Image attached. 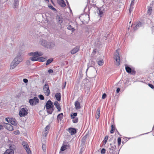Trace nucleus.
I'll return each mask as SVG.
<instances>
[{
    "label": "nucleus",
    "mask_w": 154,
    "mask_h": 154,
    "mask_svg": "<svg viewBox=\"0 0 154 154\" xmlns=\"http://www.w3.org/2000/svg\"><path fill=\"white\" fill-rule=\"evenodd\" d=\"M22 60L23 59L21 55L18 54L11 63L10 69H14Z\"/></svg>",
    "instance_id": "obj_1"
},
{
    "label": "nucleus",
    "mask_w": 154,
    "mask_h": 154,
    "mask_svg": "<svg viewBox=\"0 0 154 154\" xmlns=\"http://www.w3.org/2000/svg\"><path fill=\"white\" fill-rule=\"evenodd\" d=\"M45 107L46 110L49 114H51L54 110L53 103L50 100H48L46 103Z\"/></svg>",
    "instance_id": "obj_2"
},
{
    "label": "nucleus",
    "mask_w": 154,
    "mask_h": 154,
    "mask_svg": "<svg viewBox=\"0 0 154 154\" xmlns=\"http://www.w3.org/2000/svg\"><path fill=\"white\" fill-rule=\"evenodd\" d=\"M28 113V109L26 106H21L20 108L19 115L20 117H25Z\"/></svg>",
    "instance_id": "obj_3"
},
{
    "label": "nucleus",
    "mask_w": 154,
    "mask_h": 154,
    "mask_svg": "<svg viewBox=\"0 0 154 154\" xmlns=\"http://www.w3.org/2000/svg\"><path fill=\"white\" fill-rule=\"evenodd\" d=\"M79 18L83 23H87L89 20V15L83 14L81 15Z\"/></svg>",
    "instance_id": "obj_4"
},
{
    "label": "nucleus",
    "mask_w": 154,
    "mask_h": 154,
    "mask_svg": "<svg viewBox=\"0 0 154 154\" xmlns=\"http://www.w3.org/2000/svg\"><path fill=\"white\" fill-rule=\"evenodd\" d=\"M114 59L116 61V62L115 63V64L117 66H119L120 64V60L119 54L118 52V50H116V51L115 53Z\"/></svg>",
    "instance_id": "obj_5"
},
{
    "label": "nucleus",
    "mask_w": 154,
    "mask_h": 154,
    "mask_svg": "<svg viewBox=\"0 0 154 154\" xmlns=\"http://www.w3.org/2000/svg\"><path fill=\"white\" fill-rule=\"evenodd\" d=\"M22 144L23 145L24 148L26 149L28 154H32L31 150L29 147V146L27 143L23 141L22 143Z\"/></svg>",
    "instance_id": "obj_6"
},
{
    "label": "nucleus",
    "mask_w": 154,
    "mask_h": 154,
    "mask_svg": "<svg viewBox=\"0 0 154 154\" xmlns=\"http://www.w3.org/2000/svg\"><path fill=\"white\" fill-rule=\"evenodd\" d=\"M29 102L32 105H35L39 102V100L37 97H35L33 99H30Z\"/></svg>",
    "instance_id": "obj_7"
},
{
    "label": "nucleus",
    "mask_w": 154,
    "mask_h": 154,
    "mask_svg": "<svg viewBox=\"0 0 154 154\" xmlns=\"http://www.w3.org/2000/svg\"><path fill=\"white\" fill-rule=\"evenodd\" d=\"M43 90L46 95L48 96L50 95V91L49 89V86L47 84H46L44 85Z\"/></svg>",
    "instance_id": "obj_8"
},
{
    "label": "nucleus",
    "mask_w": 154,
    "mask_h": 154,
    "mask_svg": "<svg viewBox=\"0 0 154 154\" xmlns=\"http://www.w3.org/2000/svg\"><path fill=\"white\" fill-rule=\"evenodd\" d=\"M11 148L6 150L4 154H14V152L13 150L15 149V146L14 145L11 146Z\"/></svg>",
    "instance_id": "obj_9"
},
{
    "label": "nucleus",
    "mask_w": 154,
    "mask_h": 154,
    "mask_svg": "<svg viewBox=\"0 0 154 154\" xmlns=\"http://www.w3.org/2000/svg\"><path fill=\"white\" fill-rule=\"evenodd\" d=\"M4 126L5 128L9 131H12L14 130L13 126L9 124L5 123Z\"/></svg>",
    "instance_id": "obj_10"
},
{
    "label": "nucleus",
    "mask_w": 154,
    "mask_h": 154,
    "mask_svg": "<svg viewBox=\"0 0 154 154\" xmlns=\"http://www.w3.org/2000/svg\"><path fill=\"white\" fill-rule=\"evenodd\" d=\"M40 43L42 46L47 48H48L49 47V42L45 40L42 39L40 41Z\"/></svg>",
    "instance_id": "obj_11"
},
{
    "label": "nucleus",
    "mask_w": 154,
    "mask_h": 154,
    "mask_svg": "<svg viewBox=\"0 0 154 154\" xmlns=\"http://www.w3.org/2000/svg\"><path fill=\"white\" fill-rule=\"evenodd\" d=\"M110 147L109 148V152L110 153H112L114 151L115 149L116 148V146L113 144H112L111 143L110 144Z\"/></svg>",
    "instance_id": "obj_12"
},
{
    "label": "nucleus",
    "mask_w": 154,
    "mask_h": 154,
    "mask_svg": "<svg viewBox=\"0 0 154 154\" xmlns=\"http://www.w3.org/2000/svg\"><path fill=\"white\" fill-rule=\"evenodd\" d=\"M50 128V127L49 125H47L45 128V130L43 133V136L44 137H46L47 136L48 130Z\"/></svg>",
    "instance_id": "obj_13"
},
{
    "label": "nucleus",
    "mask_w": 154,
    "mask_h": 154,
    "mask_svg": "<svg viewBox=\"0 0 154 154\" xmlns=\"http://www.w3.org/2000/svg\"><path fill=\"white\" fill-rule=\"evenodd\" d=\"M57 2L59 5L62 7H65L66 5V3L63 0H57Z\"/></svg>",
    "instance_id": "obj_14"
},
{
    "label": "nucleus",
    "mask_w": 154,
    "mask_h": 154,
    "mask_svg": "<svg viewBox=\"0 0 154 154\" xmlns=\"http://www.w3.org/2000/svg\"><path fill=\"white\" fill-rule=\"evenodd\" d=\"M79 48L78 47H76L72 50L70 52L72 54H74L77 53L79 50Z\"/></svg>",
    "instance_id": "obj_15"
},
{
    "label": "nucleus",
    "mask_w": 154,
    "mask_h": 154,
    "mask_svg": "<svg viewBox=\"0 0 154 154\" xmlns=\"http://www.w3.org/2000/svg\"><path fill=\"white\" fill-rule=\"evenodd\" d=\"M68 131L71 135L75 134L76 133V130L74 128H70L69 129Z\"/></svg>",
    "instance_id": "obj_16"
},
{
    "label": "nucleus",
    "mask_w": 154,
    "mask_h": 154,
    "mask_svg": "<svg viewBox=\"0 0 154 154\" xmlns=\"http://www.w3.org/2000/svg\"><path fill=\"white\" fill-rule=\"evenodd\" d=\"M74 105L75 106V108L76 109H79L81 108L80 103L78 101H75Z\"/></svg>",
    "instance_id": "obj_17"
},
{
    "label": "nucleus",
    "mask_w": 154,
    "mask_h": 154,
    "mask_svg": "<svg viewBox=\"0 0 154 154\" xmlns=\"http://www.w3.org/2000/svg\"><path fill=\"white\" fill-rule=\"evenodd\" d=\"M100 107H98L97 109V110L96 113V118L97 119H98L100 116Z\"/></svg>",
    "instance_id": "obj_18"
},
{
    "label": "nucleus",
    "mask_w": 154,
    "mask_h": 154,
    "mask_svg": "<svg viewBox=\"0 0 154 154\" xmlns=\"http://www.w3.org/2000/svg\"><path fill=\"white\" fill-rule=\"evenodd\" d=\"M54 104L57 109L59 111H60L61 109V108L60 105V104L57 101H56L54 102Z\"/></svg>",
    "instance_id": "obj_19"
},
{
    "label": "nucleus",
    "mask_w": 154,
    "mask_h": 154,
    "mask_svg": "<svg viewBox=\"0 0 154 154\" xmlns=\"http://www.w3.org/2000/svg\"><path fill=\"white\" fill-rule=\"evenodd\" d=\"M11 120L10 123L14 125H16L17 124V122L16 120L14 118H11Z\"/></svg>",
    "instance_id": "obj_20"
},
{
    "label": "nucleus",
    "mask_w": 154,
    "mask_h": 154,
    "mask_svg": "<svg viewBox=\"0 0 154 154\" xmlns=\"http://www.w3.org/2000/svg\"><path fill=\"white\" fill-rule=\"evenodd\" d=\"M142 25V23L140 22H139L137 23L135 26L134 28V29L136 30L138 28L140 27Z\"/></svg>",
    "instance_id": "obj_21"
},
{
    "label": "nucleus",
    "mask_w": 154,
    "mask_h": 154,
    "mask_svg": "<svg viewBox=\"0 0 154 154\" xmlns=\"http://www.w3.org/2000/svg\"><path fill=\"white\" fill-rule=\"evenodd\" d=\"M55 97L57 100L59 101L61 100V95L60 94V93H57L55 94Z\"/></svg>",
    "instance_id": "obj_22"
},
{
    "label": "nucleus",
    "mask_w": 154,
    "mask_h": 154,
    "mask_svg": "<svg viewBox=\"0 0 154 154\" xmlns=\"http://www.w3.org/2000/svg\"><path fill=\"white\" fill-rule=\"evenodd\" d=\"M29 59L32 61H34L38 60V58L37 57H33L29 58Z\"/></svg>",
    "instance_id": "obj_23"
},
{
    "label": "nucleus",
    "mask_w": 154,
    "mask_h": 154,
    "mask_svg": "<svg viewBox=\"0 0 154 154\" xmlns=\"http://www.w3.org/2000/svg\"><path fill=\"white\" fill-rule=\"evenodd\" d=\"M63 113H61L59 114L57 116V119L61 121L63 118Z\"/></svg>",
    "instance_id": "obj_24"
},
{
    "label": "nucleus",
    "mask_w": 154,
    "mask_h": 154,
    "mask_svg": "<svg viewBox=\"0 0 154 154\" xmlns=\"http://www.w3.org/2000/svg\"><path fill=\"white\" fill-rule=\"evenodd\" d=\"M38 54V52H31L28 54V55L30 56H32L33 57H37V54Z\"/></svg>",
    "instance_id": "obj_25"
},
{
    "label": "nucleus",
    "mask_w": 154,
    "mask_h": 154,
    "mask_svg": "<svg viewBox=\"0 0 154 154\" xmlns=\"http://www.w3.org/2000/svg\"><path fill=\"white\" fill-rule=\"evenodd\" d=\"M19 5L18 1H14V8H17Z\"/></svg>",
    "instance_id": "obj_26"
},
{
    "label": "nucleus",
    "mask_w": 154,
    "mask_h": 154,
    "mask_svg": "<svg viewBox=\"0 0 154 154\" xmlns=\"http://www.w3.org/2000/svg\"><path fill=\"white\" fill-rule=\"evenodd\" d=\"M53 61V59L52 58H50L48 59L46 63V65H48L49 64H50Z\"/></svg>",
    "instance_id": "obj_27"
},
{
    "label": "nucleus",
    "mask_w": 154,
    "mask_h": 154,
    "mask_svg": "<svg viewBox=\"0 0 154 154\" xmlns=\"http://www.w3.org/2000/svg\"><path fill=\"white\" fill-rule=\"evenodd\" d=\"M97 63H98V65L99 66H102L104 63V62H103V60H99L98 61H97Z\"/></svg>",
    "instance_id": "obj_28"
},
{
    "label": "nucleus",
    "mask_w": 154,
    "mask_h": 154,
    "mask_svg": "<svg viewBox=\"0 0 154 154\" xmlns=\"http://www.w3.org/2000/svg\"><path fill=\"white\" fill-rule=\"evenodd\" d=\"M111 129L110 131V133L112 134L114 132L115 126L113 125H112L111 126Z\"/></svg>",
    "instance_id": "obj_29"
},
{
    "label": "nucleus",
    "mask_w": 154,
    "mask_h": 154,
    "mask_svg": "<svg viewBox=\"0 0 154 154\" xmlns=\"http://www.w3.org/2000/svg\"><path fill=\"white\" fill-rule=\"evenodd\" d=\"M126 70L128 73H130L131 72V69L128 66H126L125 67Z\"/></svg>",
    "instance_id": "obj_30"
},
{
    "label": "nucleus",
    "mask_w": 154,
    "mask_h": 154,
    "mask_svg": "<svg viewBox=\"0 0 154 154\" xmlns=\"http://www.w3.org/2000/svg\"><path fill=\"white\" fill-rule=\"evenodd\" d=\"M67 29L69 30H72V32H73L75 30V29L73 28L70 25H69L68 26Z\"/></svg>",
    "instance_id": "obj_31"
},
{
    "label": "nucleus",
    "mask_w": 154,
    "mask_h": 154,
    "mask_svg": "<svg viewBox=\"0 0 154 154\" xmlns=\"http://www.w3.org/2000/svg\"><path fill=\"white\" fill-rule=\"evenodd\" d=\"M46 59V58H44L43 57H40L38 58V61L40 62H44V61Z\"/></svg>",
    "instance_id": "obj_32"
},
{
    "label": "nucleus",
    "mask_w": 154,
    "mask_h": 154,
    "mask_svg": "<svg viewBox=\"0 0 154 154\" xmlns=\"http://www.w3.org/2000/svg\"><path fill=\"white\" fill-rule=\"evenodd\" d=\"M66 145L62 146L60 150L62 151H64L66 149Z\"/></svg>",
    "instance_id": "obj_33"
},
{
    "label": "nucleus",
    "mask_w": 154,
    "mask_h": 154,
    "mask_svg": "<svg viewBox=\"0 0 154 154\" xmlns=\"http://www.w3.org/2000/svg\"><path fill=\"white\" fill-rule=\"evenodd\" d=\"M73 119L72 122L74 123H77L78 122V119L77 118H74Z\"/></svg>",
    "instance_id": "obj_34"
},
{
    "label": "nucleus",
    "mask_w": 154,
    "mask_h": 154,
    "mask_svg": "<svg viewBox=\"0 0 154 154\" xmlns=\"http://www.w3.org/2000/svg\"><path fill=\"white\" fill-rule=\"evenodd\" d=\"M152 11V8L151 7H149L148 8V9L147 11V13L149 15L151 14V12Z\"/></svg>",
    "instance_id": "obj_35"
},
{
    "label": "nucleus",
    "mask_w": 154,
    "mask_h": 154,
    "mask_svg": "<svg viewBox=\"0 0 154 154\" xmlns=\"http://www.w3.org/2000/svg\"><path fill=\"white\" fill-rule=\"evenodd\" d=\"M108 138V136H106L104 139L103 142L104 143V144H105L106 143L107 140Z\"/></svg>",
    "instance_id": "obj_36"
},
{
    "label": "nucleus",
    "mask_w": 154,
    "mask_h": 154,
    "mask_svg": "<svg viewBox=\"0 0 154 154\" xmlns=\"http://www.w3.org/2000/svg\"><path fill=\"white\" fill-rule=\"evenodd\" d=\"M77 113L76 112L74 113L71 114V117L72 118H75V117L77 116Z\"/></svg>",
    "instance_id": "obj_37"
},
{
    "label": "nucleus",
    "mask_w": 154,
    "mask_h": 154,
    "mask_svg": "<svg viewBox=\"0 0 154 154\" xmlns=\"http://www.w3.org/2000/svg\"><path fill=\"white\" fill-rule=\"evenodd\" d=\"M48 7L50 9L52 10H53L54 11H56V9L54 8L51 5H49Z\"/></svg>",
    "instance_id": "obj_38"
},
{
    "label": "nucleus",
    "mask_w": 154,
    "mask_h": 154,
    "mask_svg": "<svg viewBox=\"0 0 154 154\" xmlns=\"http://www.w3.org/2000/svg\"><path fill=\"white\" fill-rule=\"evenodd\" d=\"M133 6H130L129 9V13H131V12L133 11Z\"/></svg>",
    "instance_id": "obj_39"
},
{
    "label": "nucleus",
    "mask_w": 154,
    "mask_h": 154,
    "mask_svg": "<svg viewBox=\"0 0 154 154\" xmlns=\"http://www.w3.org/2000/svg\"><path fill=\"white\" fill-rule=\"evenodd\" d=\"M55 45V44L53 42H51V43H49V46L48 48H52L54 47Z\"/></svg>",
    "instance_id": "obj_40"
},
{
    "label": "nucleus",
    "mask_w": 154,
    "mask_h": 154,
    "mask_svg": "<svg viewBox=\"0 0 154 154\" xmlns=\"http://www.w3.org/2000/svg\"><path fill=\"white\" fill-rule=\"evenodd\" d=\"M106 149L104 148H103L101 151V153L102 154H104L105 153Z\"/></svg>",
    "instance_id": "obj_41"
},
{
    "label": "nucleus",
    "mask_w": 154,
    "mask_h": 154,
    "mask_svg": "<svg viewBox=\"0 0 154 154\" xmlns=\"http://www.w3.org/2000/svg\"><path fill=\"white\" fill-rule=\"evenodd\" d=\"M59 23H62L63 22L62 18L61 17H59Z\"/></svg>",
    "instance_id": "obj_42"
},
{
    "label": "nucleus",
    "mask_w": 154,
    "mask_h": 154,
    "mask_svg": "<svg viewBox=\"0 0 154 154\" xmlns=\"http://www.w3.org/2000/svg\"><path fill=\"white\" fill-rule=\"evenodd\" d=\"M38 97L41 100H43L44 99V97L42 95L40 94L39 95Z\"/></svg>",
    "instance_id": "obj_43"
},
{
    "label": "nucleus",
    "mask_w": 154,
    "mask_h": 154,
    "mask_svg": "<svg viewBox=\"0 0 154 154\" xmlns=\"http://www.w3.org/2000/svg\"><path fill=\"white\" fill-rule=\"evenodd\" d=\"M11 118H5V120L7 122H8V123H10V122H11Z\"/></svg>",
    "instance_id": "obj_44"
},
{
    "label": "nucleus",
    "mask_w": 154,
    "mask_h": 154,
    "mask_svg": "<svg viewBox=\"0 0 154 154\" xmlns=\"http://www.w3.org/2000/svg\"><path fill=\"white\" fill-rule=\"evenodd\" d=\"M42 148L44 151H45L46 150V146L45 145H43Z\"/></svg>",
    "instance_id": "obj_45"
},
{
    "label": "nucleus",
    "mask_w": 154,
    "mask_h": 154,
    "mask_svg": "<svg viewBox=\"0 0 154 154\" xmlns=\"http://www.w3.org/2000/svg\"><path fill=\"white\" fill-rule=\"evenodd\" d=\"M43 55V53L42 52H38V54H37V57H38V56H40Z\"/></svg>",
    "instance_id": "obj_46"
},
{
    "label": "nucleus",
    "mask_w": 154,
    "mask_h": 154,
    "mask_svg": "<svg viewBox=\"0 0 154 154\" xmlns=\"http://www.w3.org/2000/svg\"><path fill=\"white\" fill-rule=\"evenodd\" d=\"M118 143L119 145V144L121 143V138L120 137H119L118 139Z\"/></svg>",
    "instance_id": "obj_47"
},
{
    "label": "nucleus",
    "mask_w": 154,
    "mask_h": 154,
    "mask_svg": "<svg viewBox=\"0 0 154 154\" xmlns=\"http://www.w3.org/2000/svg\"><path fill=\"white\" fill-rule=\"evenodd\" d=\"M14 134H20V132L19 131L17 130L14 131Z\"/></svg>",
    "instance_id": "obj_48"
},
{
    "label": "nucleus",
    "mask_w": 154,
    "mask_h": 154,
    "mask_svg": "<svg viewBox=\"0 0 154 154\" xmlns=\"http://www.w3.org/2000/svg\"><path fill=\"white\" fill-rule=\"evenodd\" d=\"M148 85L152 89L154 88V86L152 84H149Z\"/></svg>",
    "instance_id": "obj_49"
},
{
    "label": "nucleus",
    "mask_w": 154,
    "mask_h": 154,
    "mask_svg": "<svg viewBox=\"0 0 154 154\" xmlns=\"http://www.w3.org/2000/svg\"><path fill=\"white\" fill-rule=\"evenodd\" d=\"M106 94L104 93L103 94L102 98L103 99H104L106 97Z\"/></svg>",
    "instance_id": "obj_50"
},
{
    "label": "nucleus",
    "mask_w": 154,
    "mask_h": 154,
    "mask_svg": "<svg viewBox=\"0 0 154 154\" xmlns=\"http://www.w3.org/2000/svg\"><path fill=\"white\" fill-rule=\"evenodd\" d=\"M23 81L25 83H27L28 82V80L26 79H23Z\"/></svg>",
    "instance_id": "obj_51"
},
{
    "label": "nucleus",
    "mask_w": 154,
    "mask_h": 154,
    "mask_svg": "<svg viewBox=\"0 0 154 154\" xmlns=\"http://www.w3.org/2000/svg\"><path fill=\"white\" fill-rule=\"evenodd\" d=\"M134 0H132L131 2L130 5L134 6Z\"/></svg>",
    "instance_id": "obj_52"
},
{
    "label": "nucleus",
    "mask_w": 154,
    "mask_h": 154,
    "mask_svg": "<svg viewBox=\"0 0 154 154\" xmlns=\"http://www.w3.org/2000/svg\"><path fill=\"white\" fill-rule=\"evenodd\" d=\"M99 15H100V17H101V15H102L103 14V12L102 11H100L99 10Z\"/></svg>",
    "instance_id": "obj_53"
},
{
    "label": "nucleus",
    "mask_w": 154,
    "mask_h": 154,
    "mask_svg": "<svg viewBox=\"0 0 154 154\" xmlns=\"http://www.w3.org/2000/svg\"><path fill=\"white\" fill-rule=\"evenodd\" d=\"M48 72L49 73H53V71L52 69H50L48 70Z\"/></svg>",
    "instance_id": "obj_54"
},
{
    "label": "nucleus",
    "mask_w": 154,
    "mask_h": 154,
    "mask_svg": "<svg viewBox=\"0 0 154 154\" xmlns=\"http://www.w3.org/2000/svg\"><path fill=\"white\" fill-rule=\"evenodd\" d=\"M120 91V88H118L116 90V91L117 92V93H118L119 92V91Z\"/></svg>",
    "instance_id": "obj_55"
},
{
    "label": "nucleus",
    "mask_w": 154,
    "mask_h": 154,
    "mask_svg": "<svg viewBox=\"0 0 154 154\" xmlns=\"http://www.w3.org/2000/svg\"><path fill=\"white\" fill-rule=\"evenodd\" d=\"M3 129V126L2 125H0V129L1 130V129Z\"/></svg>",
    "instance_id": "obj_56"
},
{
    "label": "nucleus",
    "mask_w": 154,
    "mask_h": 154,
    "mask_svg": "<svg viewBox=\"0 0 154 154\" xmlns=\"http://www.w3.org/2000/svg\"><path fill=\"white\" fill-rule=\"evenodd\" d=\"M26 63L27 64H28V63H30V61L29 60H27V61H26Z\"/></svg>",
    "instance_id": "obj_57"
},
{
    "label": "nucleus",
    "mask_w": 154,
    "mask_h": 154,
    "mask_svg": "<svg viewBox=\"0 0 154 154\" xmlns=\"http://www.w3.org/2000/svg\"><path fill=\"white\" fill-rule=\"evenodd\" d=\"M66 84V82H65V85H64V86L63 88H65V87Z\"/></svg>",
    "instance_id": "obj_58"
},
{
    "label": "nucleus",
    "mask_w": 154,
    "mask_h": 154,
    "mask_svg": "<svg viewBox=\"0 0 154 154\" xmlns=\"http://www.w3.org/2000/svg\"><path fill=\"white\" fill-rule=\"evenodd\" d=\"M45 0L46 1H47L48 2H49V0Z\"/></svg>",
    "instance_id": "obj_59"
},
{
    "label": "nucleus",
    "mask_w": 154,
    "mask_h": 154,
    "mask_svg": "<svg viewBox=\"0 0 154 154\" xmlns=\"http://www.w3.org/2000/svg\"><path fill=\"white\" fill-rule=\"evenodd\" d=\"M130 27V26H129V27H128V29H129Z\"/></svg>",
    "instance_id": "obj_60"
},
{
    "label": "nucleus",
    "mask_w": 154,
    "mask_h": 154,
    "mask_svg": "<svg viewBox=\"0 0 154 154\" xmlns=\"http://www.w3.org/2000/svg\"><path fill=\"white\" fill-rule=\"evenodd\" d=\"M131 23V21H130V22H129V23Z\"/></svg>",
    "instance_id": "obj_61"
},
{
    "label": "nucleus",
    "mask_w": 154,
    "mask_h": 154,
    "mask_svg": "<svg viewBox=\"0 0 154 154\" xmlns=\"http://www.w3.org/2000/svg\"><path fill=\"white\" fill-rule=\"evenodd\" d=\"M14 1H18V0H14Z\"/></svg>",
    "instance_id": "obj_62"
}]
</instances>
